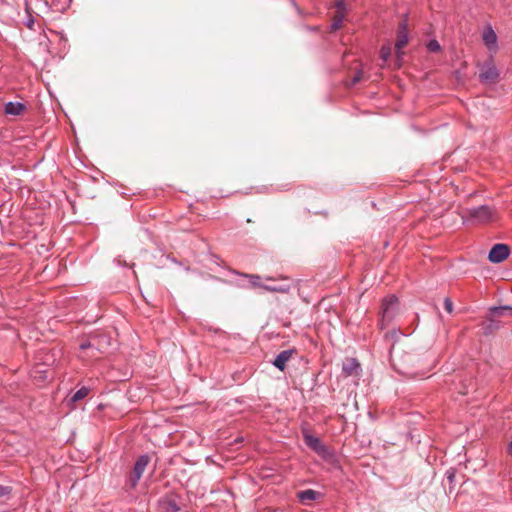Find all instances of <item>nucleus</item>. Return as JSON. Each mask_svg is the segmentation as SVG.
<instances>
[{
    "instance_id": "nucleus-17",
    "label": "nucleus",
    "mask_w": 512,
    "mask_h": 512,
    "mask_svg": "<svg viewBox=\"0 0 512 512\" xmlns=\"http://www.w3.org/2000/svg\"><path fill=\"white\" fill-rule=\"evenodd\" d=\"M262 289H264L266 291H270V292L287 293L290 290V286L289 285H277V286L266 285V286H262Z\"/></svg>"
},
{
    "instance_id": "nucleus-18",
    "label": "nucleus",
    "mask_w": 512,
    "mask_h": 512,
    "mask_svg": "<svg viewBox=\"0 0 512 512\" xmlns=\"http://www.w3.org/2000/svg\"><path fill=\"white\" fill-rule=\"evenodd\" d=\"M344 14H338L333 18V21L330 25V31L334 32L341 28L343 20H344Z\"/></svg>"
},
{
    "instance_id": "nucleus-26",
    "label": "nucleus",
    "mask_w": 512,
    "mask_h": 512,
    "mask_svg": "<svg viewBox=\"0 0 512 512\" xmlns=\"http://www.w3.org/2000/svg\"><path fill=\"white\" fill-rule=\"evenodd\" d=\"M389 56H390V49L382 47V49H381V57H382V59L384 61H386Z\"/></svg>"
},
{
    "instance_id": "nucleus-7",
    "label": "nucleus",
    "mask_w": 512,
    "mask_h": 512,
    "mask_svg": "<svg viewBox=\"0 0 512 512\" xmlns=\"http://www.w3.org/2000/svg\"><path fill=\"white\" fill-rule=\"evenodd\" d=\"M150 459L149 456L144 454L138 457L134 464L133 474L131 476L130 482L131 486L135 487L139 482L144 470L146 469Z\"/></svg>"
},
{
    "instance_id": "nucleus-1",
    "label": "nucleus",
    "mask_w": 512,
    "mask_h": 512,
    "mask_svg": "<svg viewBox=\"0 0 512 512\" xmlns=\"http://www.w3.org/2000/svg\"><path fill=\"white\" fill-rule=\"evenodd\" d=\"M508 311L511 312V314H512V307L508 306V305L490 307L489 308L490 316L487 317L481 324L482 333L485 336H489V335L493 334L495 331L499 330L501 327V321L495 319L494 317L503 316Z\"/></svg>"
},
{
    "instance_id": "nucleus-28",
    "label": "nucleus",
    "mask_w": 512,
    "mask_h": 512,
    "mask_svg": "<svg viewBox=\"0 0 512 512\" xmlns=\"http://www.w3.org/2000/svg\"><path fill=\"white\" fill-rule=\"evenodd\" d=\"M26 25L29 29H33V25H34V19L33 17H30L27 22H26Z\"/></svg>"
},
{
    "instance_id": "nucleus-21",
    "label": "nucleus",
    "mask_w": 512,
    "mask_h": 512,
    "mask_svg": "<svg viewBox=\"0 0 512 512\" xmlns=\"http://www.w3.org/2000/svg\"><path fill=\"white\" fill-rule=\"evenodd\" d=\"M335 1V7L338 11V14H344L347 11V6L344 0H334Z\"/></svg>"
},
{
    "instance_id": "nucleus-23",
    "label": "nucleus",
    "mask_w": 512,
    "mask_h": 512,
    "mask_svg": "<svg viewBox=\"0 0 512 512\" xmlns=\"http://www.w3.org/2000/svg\"><path fill=\"white\" fill-rule=\"evenodd\" d=\"M11 493V487L0 485V498L8 496Z\"/></svg>"
},
{
    "instance_id": "nucleus-29",
    "label": "nucleus",
    "mask_w": 512,
    "mask_h": 512,
    "mask_svg": "<svg viewBox=\"0 0 512 512\" xmlns=\"http://www.w3.org/2000/svg\"><path fill=\"white\" fill-rule=\"evenodd\" d=\"M507 453L512 455V440L507 445Z\"/></svg>"
},
{
    "instance_id": "nucleus-20",
    "label": "nucleus",
    "mask_w": 512,
    "mask_h": 512,
    "mask_svg": "<svg viewBox=\"0 0 512 512\" xmlns=\"http://www.w3.org/2000/svg\"><path fill=\"white\" fill-rule=\"evenodd\" d=\"M244 277H247L249 278L250 280V283H251V286L252 287H260L262 288V286H264L263 284H261V277L259 275H248V274H243Z\"/></svg>"
},
{
    "instance_id": "nucleus-5",
    "label": "nucleus",
    "mask_w": 512,
    "mask_h": 512,
    "mask_svg": "<svg viewBox=\"0 0 512 512\" xmlns=\"http://www.w3.org/2000/svg\"><path fill=\"white\" fill-rule=\"evenodd\" d=\"M509 255V246L504 243H497L491 247L488 253V260L493 264H498L506 260L509 257Z\"/></svg>"
},
{
    "instance_id": "nucleus-24",
    "label": "nucleus",
    "mask_w": 512,
    "mask_h": 512,
    "mask_svg": "<svg viewBox=\"0 0 512 512\" xmlns=\"http://www.w3.org/2000/svg\"><path fill=\"white\" fill-rule=\"evenodd\" d=\"M444 307H445V310L448 312V313H451L453 311V303L452 301L450 300V298H445L444 299Z\"/></svg>"
},
{
    "instance_id": "nucleus-15",
    "label": "nucleus",
    "mask_w": 512,
    "mask_h": 512,
    "mask_svg": "<svg viewBox=\"0 0 512 512\" xmlns=\"http://www.w3.org/2000/svg\"><path fill=\"white\" fill-rule=\"evenodd\" d=\"M389 355H390L391 365L393 366V368L396 372H398L399 374H402V375H410L411 374L408 367H406L404 364H402L398 361L396 355L393 352V349H390Z\"/></svg>"
},
{
    "instance_id": "nucleus-19",
    "label": "nucleus",
    "mask_w": 512,
    "mask_h": 512,
    "mask_svg": "<svg viewBox=\"0 0 512 512\" xmlns=\"http://www.w3.org/2000/svg\"><path fill=\"white\" fill-rule=\"evenodd\" d=\"M426 48L429 52L437 53L441 51V45L436 39H431L428 41Z\"/></svg>"
},
{
    "instance_id": "nucleus-4",
    "label": "nucleus",
    "mask_w": 512,
    "mask_h": 512,
    "mask_svg": "<svg viewBox=\"0 0 512 512\" xmlns=\"http://www.w3.org/2000/svg\"><path fill=\"white\" fill-rule=\"evenodd\" d=\"M399 310V300L395 295H390L383 299L381 305L380 328L384 329L394 320Z\"/></svg>"
},
{
    "instance_id": "nucleus-22",
    "label": "nucleus",
    "mask_w": 512,
    "mask_h": 512,
    "mask_svg": "<svg viewBox=\"0 0 512 512\" xmlns=\"http://www.w3.org/2000/svg\"><path fill=\"white\" fill-rule=\"evenodd\" d=\"M456 477V471L454 468H450L445 472V479L452 484Z\"/></svg>"
},
{
    "instance_id": "nucleus-30",
    "label": "nucleus",
    "mask_w": 512,
    "mask_h": 512,
    "mask_svg": "<svg viewBox=\"0 0 512 512\" xmlns=\"http://www.w3.org/2000/svg\"><path fill=\"white\" fill-rule=\"evenodd\" d=\"M358 81H360V74H357L352 80L354 84L357 83Z\"/></svg>"
},
{
    "instance_id": "nucleus-27",
    "label": "nucleus",
    "mask_w": 512,
    "mask_h": 512,
    "mask_svg": "<svg viewBox=\"0 0 512 512\" xmlns=\"http://www.w3.org/2000/svg\"><path fill=\"white\" fill-rule=\"evenodd\" d=\"M400 331L392 330L391 332L387 333V335H390L392 338L397 339L399 337Z\"/></svg>"
},
{
    "instance_id": "nucleus-16",
    "label": "nucleus",
    "mask_w": 512,
    "mask_h": 512,
    "mask_svg": "<svg viewBox=\"0 0 512 512\" xmlns=\"http://www.w3.org/2000/svg\"><path fill=\"white\" fill-rule=\"evenodd\" d=\"M89 388L87 387H82L80 389H78L71 397L70 401L71 402H77L79 400H82L83 398H85L88 394H89Z\"/></svg>"
},
{
    "instance_id": "nucleus-12",
    "label": "nucleus",
    "mask_w": 512,
    "mask_h": 512,
    "mask_svg": "<svg viewBox=\"0 0 512 512\" xmlns=\"http://www.w3.org/2000/svg\"><path fill=\"white\" fill-rule=\"evenodd\" d=\"M360 370V363L355 358L347 359L342 366V371L346 376L358 374Z\"/></svg>"
},
{
    "instance_id": "nucleus-14",
    "label": "nucleus",
    "mask_w": 512,
    "mask_h": 512,
    "mask_svg": "<svg viewBox=\"0 0 512 512\" xmlns=\"http://www.w3.org/2000/svg\"><path fill=\"white\" fill-rule=\"evenodd\" d=\"M26 106L22 102H7L5 104V113L8 115L18 116L20 115L24 110Z\"/></svg>"
},
{
    "instance_id": "nucleus-25",
    "label": "nucleus",
    "mask_w": 512,
    "mask_h": 512,
    "mask_svg": "<svg viewBox=\"0 0 512 512\" xmlns=\"http://www.w3.org/2000/svg\"><path fill=\"white\" fill-rule=\"evenodd\" d=\"M79 348L81 350H86V349H91V348H94L95 350H97V348H95L93 346V344L90 342V341H84L82 342L80 345H79Z\"/></svg>"
},
{
    "instance_id": "nucleus-2",
    "label": "nucleus",
    "mask_w": 512,
    "mask_h": 512,
    "mask_svg": "<svg viewBox=\"0 0 512 512\" xmlns=\"http://www.w3.org/2000/svg\"><path fill=\"white\" fill-rule=\"evenodd\" d=\"M302 434L305 444L323 460L329 461L334 457L333 451L319 437L310 434L307 429L302 430Z\"/></svg>"
},
{
    "instance_id": "nucleus-10",
    "label": "nucleus",
    "mask_w": 512,
    "mask_h": 512,
    "mask_svg": "<svg viewBox=\"0 0 512 512\" xmlns=\"http://www.w3.org/2000/svg\"><path fill=\"white\" fill-rule=\"evenodd\" d=\"M295 352V349H287L281 351L275 359L272 361V364L280 371H284L286 369V364L290 360L292 354Z\"/></svg>"
},
{
    "instance_id": "nucleus-31",
    "label": "nucleus",
    "mask_w": 512,
    "mask_h": 512,
    "mask_svg": "<svg viewBox=\"0 0 512 512\" xmlns=\"http://www.w3.org/2000/svg\"><path fill=\"white\" fill-rule=\"evenodd\" d=\"M403 357L408 358V360H410V358L412 357V355H410V354H405Z\"/></svg>"
},
{
    "instance_id": "nucleus-3",
    "label": "nucleus",
    "mask_w": 512,
    "mask_h": 512,
    "mask_svg": "<svg viewBox=\"0 0 512 512\" xmlns=\"http://www.w3.org/2000/svg\"><path fill=\"white\" fill-rule=\"evenodd\" d=\"M463 223H486L492 217V211L489 206L481 205L467 208L461 214Z\"/></svg>"
},
{
    "instance_id": "nucleus-8",
    "label": "nucleus",
    "mask_w": 512,
    "mask_h": 512,
    "mask_svg": "<svg viewBox=\"0 0 512 512\" xmlns=\"http://www.w3.org/2000/svg\"><path fill=\"white\" fill-rule=\"evenodd\" d=\"M408 41V23L406 20H403L398 25L397 38L395 42V49L398 54L407 45Z\"/></svg>"
},
{
    "instance_id": "nucleus-6",
    "label": "nucleus",
    "mask_w": 512,
    "mask_h": 512,
    "mask_svg": "<svg viewBox=\"0 0 512 512\" xmlns=\"http://www.w3.org/2000/svg\"><path fill=\"white\" fill-rule=\"evenodd\" d=\"M499 70L493 62H485L480 69L479 80L484 84H491L498 80Z\"/></svg>"
},
{
    "instance_id": "nucleus-9",
    "label": "nucleus",
    "mask_w": 512,
    "mask_h": 512,
    "mask_svg": "<svg viewBox=\"0 0 512 512\" xmlns=\"http://www.w3.org/2000/svg\"><path fill=\"white\" fill-rule=\"evenodd\" d=\"M182 510L181 498L176 495H167L162 498V512H180Z\"/></svg>"
},
{
    "instance_id": "nucleus-13",
    "label": "nucleus",
    "mask_w": 512,
    "mask_h": 512,
    "mask_svg": "<svg viewBox=\"0 0 512 512\" xmlns=\"http://www.w3.org/2000/svg\"><path fill=\"white\" fill-rule=\"evenodd\" d=\"M321 496L322 494L319 491L313 489L301 490L297 493V498L302 503L318 500Z\"/></svg>"
},
{
    "instance_id": "nucleus-11",
    "label": "nucleus",
    "mask_w": 512,
    "mask_h": 512,
    "mask_svg": "<svg viewBox=\"0 0 512 512\" xmlns=\"http://www.w3.org/2000/svg\"><path fill=\"white\" fill-rule=\"evenodd\" d=\"M483 42L489 49H494L497 46V34L491 26H487L482 35Z\"/></svg>"
}]
</instances>
